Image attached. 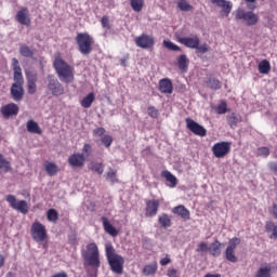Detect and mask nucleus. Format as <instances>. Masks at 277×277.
I'll return each instance as SVG.
<instances>
[{
    "mask_svg": "<svg viewBox=\"0 0 277 277\" xmlns=\"http://www.w3.org/2000/svg\"><path fill=\"white\" fill-rule=\"evenodd\" d=\"M12 66L14 70V83L11 87V96L12 98L18 103L23 101V96H25V90L23 89V83H25V79L23 78V69L18 64V60L12 58Z\"/></svg>",
    "mask_w": 277,
    "mask_h": 277,
    "instance_id": "1",
    "label": "nucleus"
},
{
    "mask_svg": "<svg viewBox=\"0 0 277 277\" xmlns=\"http://www.w3.org/2000/svg\"><path fill=\"white\" fill-rule=\"evenodd\" d=\"M53 66L62 83H72V81H75V68L66 63L62 57H56Z\"/></svg>",
    "mask_w": 277,
    "mask_h": 277,
    "instance_id": "2",
    "label": "nucleus"
},
{
    "mask_svg": "<svg viewBox=\"0 0 277 277\" xmlns=\"http://www.w3.org/2000/svg\"><path fill=\"white\" fill-rule=\"evenodd\" d=\"M106 259L114 274H122L124 271V258L116 254V249L113 246H106Z\"/></svg>",
    "mask_w": 277,
    "mask_h": 277,
    "instance_id": "3",
    "label": "nucleus"
},
{
    "mask_svg": "<svg viewBox=\"0 0 277 277\" xmlns=\"http://www.w3.org/2000/svg\"><path fill=\"white\" fill-rule=\"evenodd\" d=\"M82 258L84 260V265L95 267V269H98V267H101L98 246H96L94 242H91L87 246V250L82 252Z\"/></svg>",
    "mask_w": 277,
    "mask_h": 277,
    "instance_id": "4",
    "label": "nucleus"
},
{
    "mask_svg": "<svg viewBox=\"0 0 277 277\" xmlns=\"http://www.w3.org/2000/svg\"><path fill=\"white\" fill-rule=\"evenodd\" d=\"M177 42L180 44H184L187 49H196L198 53H208L209 45L207 43L200 45V38L196 35H192L189 37H180L177 38Z\"/></svg>",
    "mask_w": 277,
    "mask_h": 277,
    "instance_id": "5",
    "label": "nucleus"
},
{
    "mask_svg": "<svg viewBox=\"0 0 277 277\" xmlns=\"http://www.w3.org/2000/svg\"><path fill=\"white\" fill-rule=\"evenodd\" d=\"M30 235L36 243H42V241H47V227L42 223L36 221L30 227Z\"/></svg>",
    "mask_w": 277,
    "mask_h": 277,
    "instance_id": "6",
    "label": "nucleus"
},
{
    "mask_svg": "<svg viewBox=\"0 0 277 277\" xmlns=\"http://www.w3.org/2000/svg\"><path fill=\"white\" fill-rule=\"evenodd\" d=\"M76 41L82 55H90L92 53V37L90 35L80 32L77 35Z\"/></svg>",
    "mask_w": 277,
    "mask_h": 277,
    "instance_id": "7",
    "label": "nucleus"
},
{
    "mask_svg": "<svg viewBox=\"0 0 277 277\" xmlns=\"http://www.w3.org/2000/svg\"><path fill=\"white\" fill-rule=\"evenodd\" d=\"M237 21H243L247 27H252L259 23V15L252 11H245L239 9L236 13Z\"/></svg>",
    "mask_w": 277,
    "mask_h": 277,
    "instance_id": "8",
    "label": "nucleus"
},
{
    "mask_svg": "<svg viewBox=\"0 0 277 277\" xmlns=\"http://www.w3.org/2000/svg\"><path fill=\"white\" fill-rule=\"evenodd\" d=\"M6 202H9L10 207H12L15 211L27 215L29 213V205H27L26 200H16L14 195L6 196Z\"/></svg>",
    "mask_w": 277,
    "mask_h": 277,
    "instance_id": "9",
    "label": "nucleus"
},
{
    "mask_svg": "<svg viewBox=\"0 0 277 277\" xmlns=\"http://www.w3.org/2000/svg\"><path fill=\"white\" fill-rule=\"evenodd\" d=\"M239 243H241V239L238 237H234L228 241L225 250V259H227L229 263H237L238 259L237 255H235V250H237Z\"/></svg>",
    "mask_w": 277,
    "mask_h": 277,
    "instance_id": "10",
    "label": "nucleus"
},
{
    "mask_svg": "<svg viewBox=\"0 0 277 277\" xmlns=\"http://www.w3.org/2000/svg\"><path fill=\"white\" fill-rule=\"evenodd\" d=\"M212 153L216 159H224L230 153V143L220 142L215 143L212 147Z\"/></svg>",
    "mask_w": 277,
    "mask_h": 277,
    "instance_id": "11",
    "label": "nucleus"
},
{
    "mask_svg": "<svg viewBox=\"0 0 277 277\" xmlns=\"http://www.w3.org/2000/svg\"><path fill=\"white\" fill-rule=\"evenodd\" d=\"M48 89L53 96H62L64 94V85L54 76L48 77Z\"/></svg>",
    "mask_w": 277,
    "mask_h": 277,
    "instance_id": "12",
    "label": "nucleus"
},
{
    "mask_svg": "<svg viewBox=\"0 0 277 277\" xmlns=\"http://www.w3.org/2000/svg\"><path fill=\"white\" fill-rule=\"evenodd\" d=\"M186 128L194 133V135H198L199 137H205L207 135V129L190 118L186 119Z\"/></svg>",
    "mask_w": 277,
    "mask_h": 277,
    "instance_id": "13",
    "label": "nucleus"
},
{
    "mask_svg": "<svg viewBox=\"0 0 277 277\" xmlns=\"http://www.w3.org/2000/svg\"><path fill=\"white\" fill-rule=\"evenodd\" d=\"M136 47H140V49H150L155 44V38L143 34L135 39Z\"/></svg>",
    "mask_w": 277,
    "mask_h": 277,
    "instance_id": "14",
    "label": "nucleus"
},
{
    "mask_svg": "<svg viewBox=\"0 0 277 277\" xmlns=\"http://www.w3.org/2000/svg\"><path fill=\"white\" fill-rule=\"evenodd\" d=\"M211 3L215 4L217 8H221V16H228L233 10V2L228 0H210Z\"/></svg>",
    "mask_w": 277,
    "mask_h": 277,
    "instance_id": "15",
    "label": "nucleus"
},
{
    "mask_svg": "<svg viewBox=\"0 0 277 277\" xmlns=\"http://www.w3.org/2000/svg\"><path fill=\"white\" fill-rule=\"evenodd\" d=\"M68 163L71 168H83L85 166V155L74 154L68 158Z\"/></svg>",
    "mask_w": 277,
    "mask_h": 277,
    "instance_id": "16",
    "label": "nucleus"
},
{
    "mask_svg": "<svg viewBox=\"0 0 277 277\" xmlns=\"http://www.w3.org/2000/svg\"><path fill=\"white\" fill-rule=\"evenodd\" d=\"M15 21L21 25L29 26L31 24V19L29 18V10L27 8H23L19 10L15 16Z\"/></svg>",
    "mask_w": 277,
    "mask_h": 277,
    "instance_id": "17",
    "label": "nucleus"
},
{
    "mask_svg": "<svg viewBox=\"0 0 277 277\" xmlns=\"http://www.w3.org/2000/svg\"><path fill=\"white\" fill-rule=\"evenodd\" d=\"M159 211V201L158 200H149L146 202V217H155L157 212Z\"/></svg>",
    "mask_w": 277,
    "mask_h": 277,
    "instance_id": "18",
    "label": "nucleus"
},
{
    "mask_svg": "<svg viewBox=\"0 0 277 277\" xmlns=\"http://www.w3.org/2000/svg\"><path fill=\"white\" fill-rule=\"evenodd\" d=\"M4 118H10V116L18 115V106L14 103L8 104L0 109Z\"/></svg>",
    "mask_w": 277,
    "mask_h": 277,
    "instance_id": "19",
    "label": "nucleus"
},
{
    "mask_svg": "<svg viewBox=\"0 0 277 277\" xmlns=\"http://www.w3.org/2000/svg\"><path fill=\"white\" fill-rule=\"evenodd\" d=\"M159 90L162 94H172L174 87L172 85V81L168 78L161 79L159 81Z\"/></svg>",
    "mask_w": 277,
    "mask_h": 277,
    "instance_id": "20",
    "label": "nucleus"
},
{
    "mask_svg": "<svg viewBox=\"0 0 277 277\" xmlns=\"http://www.w3.org/2000/svg\"><path fill=\"white\" fill-rule=\"evenodd\" d=\"M101 221L104 226L105 233L110 235V237H118V229H116V227H114V225L109 223V220L106 216H102Z\"/></svg>",
    "mask_w": 277,
    "mask_h": 277,
    "instance_id": "21",
    "label": "nucleus"
},
{
    "mask_svg": "<svg viewBox=\"0 0 277 277\" xmlns=\"http://www.w3.org/2000/svg\"><path fill=\"white\" fill-rule=\"evenodd\" d=\"M26 129L28 133H35L37 135H42V129H40V126L35 120L30 119L26 123Z\"/></svg>",
    "mask_w": 277,
    "mask_h": 277,
    "instance_id": "22",
    "label": "nucleus"
},
{
    "mask_svg": "<svg viewBox=\"0 0 277 277\" xmlns=\"http://www.w3.org/2000/svg\"><path fill=\"white\" fill-rule=\"evenodd\" d=\"M222 242L221 241H214L209 246L208 252L212 255V256H220V254H222Z\"/></svg>",
    "mask_w": 277,
    "mask_h": 277,
    "instance_id": "23",
    "label": "nucleus"
},
{
    "mask_svg": "<svg viewBox=\"0 0 277 277\" xmlns=\"http://www.w3.org/2000/svg\"><path fill=\"white\" fill-rule=\"evenodd\" d=\"M172 212L175 215H180V217H182L183 220H189V210H187L185 206H177L173 208Z\"/></svg>",
    "mask_w": 277,
    "mask_h": 277,
    "instance_id": "24",
    "label": "nucleus"
},
{
    "mask_svg": "<svg viewBox=\"0 0 277 277\" xmlns=\"http://www.w3.org/2000/svg\"><path fill=\"white\" fill-rule=\"evenodd\" d=\"M96 97L94 96V93L91 92L89 93L87 96H84L82 98V101L80 102L81 107H83L84 109H90L92 107V103H94V100Z\"/></svg>",
    "mask_w": 277,
    "mask_h": 277,
    "instance_id": "25",
    "label": "nucleus"
},
{
    "mask_svg": "<svg viewBox=\"0 0 277 277\" xmlns=\"http://www.w3.org/2000/svg\"><path fill=\"white\" fill-rule=\"evenodd\" d=\"M266 233L268 234L269 239L277 240V225L273 222H267L265 225Z\"/></svg>",
    "mask_w": 277,
    "mask_h": 277,
    "instance_id": "26",
    "label": "nucleus"
},
{
    "mask_svg": "<svg viewBox=\"0 0 277 277\" xmlns=\"http://www.w3.org/2000/svg\"><path fill=\"white\" fill-rule=\"evenodd\" d=\"M162 176L166 179V181H168V183H170L169 187H174L179 184V180L170 171L162 172Z\"/></svg>",
    "mask_w": 277,
    "mask_h": 277,
    "instance_id": "27",
    "label": "nucleus"
},
{
    "mask_svg": "<svg viewBox=\"0 0 277 277\" xmlns=\"http://www.w3.org/2000/svg\"><path fill=\"white\" fill-rule=\"evenodd\" d=\"M89 170H91V172H95L96 174H103V172H105V164H103V162H91Z\"/></svg>",
    "mask_w": 277,
    "mask_h": 277,
    "instance_id": "28",
    "label": "nucleus"
},
{
    "mask_svg": "<svg viewBox=\"0 0 277 277\" xmlns=\"http://www.w3.org/2000/svg\"><path fill=\"white\" fill-rule=\"evenodd\" d=\"M188 64H189V60L187 58V55L185 54L180 55V57L177 58V66L180 70H183L185 72V70H187Z\"/></svg>",
    "mask_w": 277,
    "mask_h": 277,
    "instance_id": "29",
    "label": "nucleus"
},
{
    "mask_svg": "<svg viewBox=\"0 0 277 277\" xmlns=\"http://www.w3.org/2000/svg\"><path fill=\"white\" fill-rule=\"evenodd\" d=\"M271 69H272V66L269 65V62L267 60L260 62L259 72H261V75H267V72H269Z\"/></svg>",
    "mask_w": 277,
    "mask_h": 277,
    "instance_id": "30",
    "label": "nucleus"
},
{
    "mask_svg": "<svg viewBox=\"0 0 277 277\" xmlns=\"http://www.w3.org/2000/svg\"><path fill=\"white\" fill-rule=\"evenodd\" d=\"M158 222L162 226V228H170V226H172V221L170 220V216L168 214L160 215Z\"/></svg>",
    "mask_w": 277,
    "mask_h": 277,
    "instance_id": "31",
    "label": "nucleus"
},
{
    "mask_svg": "<svg viewBox=\"0 0 277 277\" xmlns=\"http://www.w3.org/2000/svg\"><path fill=\"white\" fill-rule=\"evenodd\" d=\"M10 170H12L10 161L0 154V172H10Z\"/></svg>",
    "mask_w": 277,
    "mask_h": 277,
    "instance_id": "32",
    "label": "nucleus"
},
{
    "mask_svg": "<svg viewBox=\"0 0 277 277\" xmlns=\"http://www.w3.org/2000/svg\"><path fill=\"white\" fill-rule=\"evenodd\" d=\"M130 5L134 12H142L144 0H130Z\"/></svg>",
    "mask_w": 277,
    "mask_h": 277,
    "instance_id": "33",
    "label": "nucleus"
},
{
    "mask_svg": "<svg viewBox=\"0 0 277 277\" xmlns=\"http://www.w3.org/2000/svg\"><path fill=\"white\" fill-rule=\"evenodd\" d=\"M255 277H272V267L264 266L259 268Z\"/></svg>",
    "mask_w": 277,
    "mask_h": 277,
    "instance_id": "34",
    "label": "nucleus"
},
{
    "mask_svg": "<svg viewBox=\"0 0 277 277\" xmlns=\"http://www.w3.org/2000/svg\"><path fill=\"white\" fill-rule=\"evenodd\" d=\"M19 53L23 57H34V51L25 44L19 47Z\"/></svg>",
    "mask_w": 277,
    "mask_h": 277,
    "instance_id": "35",
    "label": "nucleus"
},
{
    "mask_svg": "<svg viewBox=\"0 0 277 277\" xmlns=\"http://www.w3.org/2000/svg\"><path fill=\"white\" fill-rule=\"evenodd\" d=\"M45 172L49 176H55L57 174V167L53 162L45 163Z\"/></svg>",
    "mask_w": 277,
    "mask_h": 277,
    "instance_id": "36",
    "label": "nucleus"
},
{
    "mask_svg": "<svg viewBox=\"0 0 277 277\" xmlns=\"http://www.w3.org/2000/svg\"><path fill=\"white\" fill-rule=\"evenodd\" d=\"M177 8L182 11V12H190V10H193L192 4L187 3V0H180L177 2Z\"/></svg>",
    "mask_w": 277,
    "mask_h": 277,
    "instance_id": "37",
    "label": "nucleus"
},
{
    "mask_svg": "<svg viewBox=\"0 0 277 277\" xmlns=\"http://www.w3.org/2000/svg\"><path fill=\"white\" fill-rule=\"evenodd\" d=\"M207 83L208 88H211V90H220L222 88L221 81L215 78H210Z\"/></svg>",
    "mask_w": 277,
    "mask_h": 277,
    "instance_id": "38",
    "label": "nucleus"
},
{
    "mask_svg": "<svg viewBox=\"0 0 277 277\" xmlns=\"http://www.w3.org/2000/svg\"><path fill=\"white\" fill-rule=\"evenodd\" d=\"M47 217L49 222H57L60 213H57V210L55 209H50L47 213Z\"/></svg>",
    "mask_w": 277,
    "mask_h": 277,
    "instance_id": "39",
    "label": "nucleus"
},
{
    "mask_svg": "<svg viewBox=\"0 0 277 277\" xmlns=\"http://www.w3.org/2000/svg\"><path fill=\"white\" fill-rule=\"evenodd\" d=\"M157 272V265L156 264H149L144 267L143 274L144 276H153V274H156Z\"/></svg>",
    "mask_w": 277,
    "mask_h": 277,
    "instance_id": "40",
    "label": "nucleus"
},
{
    "mask_svg": "<svg viewBox=\"0 0 277 277\" xmlns=\"http://www.w3.org/2000/svg\"><path fill=\"white\" fill-rule=\"evenodd\" d=\"M238 122H239V119H237V115H235V113H232L230 115L227 116V123L232 129L237 127Z\"/></svg>",
    "mask_w": 277,
    "mask_h": 277,
    "instance_id": "41",
    "label": "nucleus"
},
{
    "mask_svg": "<svg viewBox=\"0 0 277 277\" xmlns=\"http://www.w3.org/2000/svg\"><path fill=\"white\" fill-rule=\"evenodd\" d=\"M163 47L166 49H168L169 51H181V47L176 45L174 42L172 41H168V40H164L163 41Z\"/></svg>",
    "mask_w": 277,
    "mask_h": 277,
    "instance_id": "42",
    "label": "nucleus"
},
{
    "mask_svg": "<svg viewBox=\"0 0 277 277\" xmlns=\"http://www.w3.org/2000/svg\"><path fill=\"white\" fill-rule=\"evenodd\" d=\"M106 181H108L109 183H116L118 181V179L116 177V170L109 169L106 172Z\"/></svg>",
    "mask_w": 277,
    "mask_h": 277,
    "instance_id": "43",
    "label": "nucleus"
},
{
    "mask_svg": "<svg viewBox=\"0 0 277 277\" xmlns=\"http://www.w3.org/2000/svg\"><path fill=\"white\" fill-rule=\"evenodd\" d=\"M101 142L106 148H109L114 142V138L110 135H103L101 137Z\"/></svg>",
    "mask_w": 277,
    "mask_h": 277,
    "instance_id": "44",
    "label": "nucleus"
},
{
    "mask_svg": "<svg viewBox=\"0 0 277 277\" xmlns=\"http://www.w3.org/2000/svg\"><path fill=\"white\" fill-rule=\"evenodd\" d=\"M26 78H27L28 83H36V81H38V74H36L34 71H27Z\"/></svg>",
    "mask_w": 277,
    "mask_h": 277,
    "instance_id": "45",
    "label": "nucleus"
},
{
    "mask_svg": "<svg viewBox=\"0 0 277 277\" xmlns=\"http://www.w3.org/2000/svg\"><path fill=\"white\" fill-rule=\"evenodd\" d=\"M258 157H263L264 159L269 157V149L267 147H260L256 151Z\"/></svg>",
    "mask_w": 277,
    "mask_h": 277,
    "instance_id": "46",
    "label": "nucleus"
},
{
    "mask_svg": "<svg viewBox=\"0 0 277 277\" xmlns=\"http://www.w3.org/2000/svg\"><path fill=\"white\" fill-rule=\"evenodd\" d=\"M215 111L216 114H226V111H228V108L226 106V102H222L221 104H219L216 107H215Z\"/></svg>",
    "mask_w": 277,
    "mask_h": 277,
    "instance_id": "47",
    "label": "nucleus"
},
{
    "mask_svg": "<svg viewBox=\"0 0 277 277\" xmlns=\"http://www.w3.org/2000/svg\"><path fill=\"white\" fill-rule=\"evenodd\" d=\"M147 114L148 116H150V118H159V110H157V108L149 106L147 108Z\"/></svg>",
    "mask_w": 277,
    "mask_h": 277,
    "instance_id": "48",
    "label": "nucleus"
},
{
    "mask_svg": "<svg viewBox=\"0 0 277 277\" xmlns=\"http://www.w3.org/2000/svg\"><path fill=\"white\" fill-rule=\"evenodd\" d=\"M207 250L209 251V245L205 241L200 242L198 246H197V252H207Z\"/></svg>",
    "mask_w": 277,
    "mask_h": 277,
    "instance_id": "49",
    "label": "nucleus"
},
{
    "mask_svg": "<svg viewBox=\"0 0 277 277\" xmlns=\"http://www.w3.org/2000/svg\"><path fill=\"white\" fill-rule=\"evenodd\" d=\"M82 153L85 157H90V153H92V146L90 144H84L82 148Z\"/></svg>",
    "mask_w": 277,
    "mask_h": 277,
    "instance_id": "50",
    "label": "nucleus"
},
{
    "mask_svg": "<svg viewBox=\"0 0 277 277\" xmlns=\"http://www.w3.org/2000/svg\"><path fill=\"white\" fill-rule=\"evenodd\" d=\"M36 82H28V94H36Z\"/></svg>",
    "mask_w": 277,
    "mask_h": 277,
    "instance_id": "51",
    "label": "nucleus"
},
{
    "mask_svg": "<svg viewBox=\"0 0 277 277\" xmlns=\"http://www.w3.org/2000/svg\"><path fill=\"white\" fill-rule=\"evenodd\" d=\"M94 135H97L98 137H103L105 135V128H97L93 130Z\"/></svg>",
    "mask_w": 277,
    "mask_h": 277,
    "instance_id": "52",
    "label": "nucleus"
},
{
    "mask_svg": "<svg viewBox=\"0 0 277 277\" xmlns=\"http://www.w3.org/2000/svg\"><path fill=\"white\" fill-rule=\"evenodd\" d=\"M102 27H104V29H109L110 28V26H109V17L104 16L102 18Z\"/></svg>",
    "mask_w": 277,
    "mask_h": 277,
    "instance_id": "53",
    "label": "nucleus"
},
{
    "mask_svg": "<svg viewBox=\"0 0 277 277\" xmlns=\"http://www.w3.org/2000/svg\"><path fill=\"white\" fill-rule=\"evenodd\" d=\"M179 272L175 268H171L168 271V276L169 277H179Z\"/></svg>",
    "mask_w": 277,
    "mask_h": 277,
    "instance_id": "54",
    "label": "nucleus"
},
{
    "mask_svg": "<svg viewBox=\"0 0 277 277\" xmlns=\"http://www.w3.org/2000/svg\"><path fill=\"white\" fill-rule=\"evenodd\" d=\"M247 3H250V4H248V9L249 10H255L256 9V5H254V2L256 1V0H245Z\"/></svg>",
    "mask_w": 277,
    "mask_h": 277,
    "instance_id": "55",
    "label": "nucleus"
},
{
    "mask_svg": "<svg viewBox=\"0 0 277 277\" xmlns=\"http://www.w3.org/2000/svg\"><path fill=\"white\" fill-rule=\"evenodd\" d=\"M169 263H171L170 258H162L160 260V265H162V266L169 265Z\"/></svg>",
    "mask_w": 277,
    "mask_h": 277,
    "instance_id": "56",
    "label": "nucleus"
},
{
    "mask_svg": "<svg viewBox=\"0 0 277 277\" xmlns=\"http://www.w3.org/2000/svg\"><path fill=\"white\" fill-rule=\"evenodd\" d=\"M271 213L277 220V205H273L271 208Z\"/></svg>",
    "mask_w": 277,
    "mask_h": 277,
    "instance_id": "57",
    "label": "nucleus"
},
{
    "mask_svg": "<svg viewBox=\"0 0 277 277\" xmlns=\"http://www.w3.org/2000/svg\"><path fill=\"white\" fill-rule=\"evenodd\" d=\"M69 243H71V246H75V243H77V236L76 235L69 236Z\"/></svg>",
    "mask_w": 277,
    "mask_h": 277,
    "instance_id": "58",
    "label": "nucleus"
},
{
    "mask_svg": "<svg viewBox=\"0 0 277 277\" xmlns=\"http://www.w3.org/2000/svg\"><path fill=\"white\" fill-rule=\"evenodd\" d=\"M3 265H5V256L0 254V267H3Z\"/></svg>",
    "mask_w": 277,
    "mask_h": 277,
    "instance_id": "59",
    "label": "nucleus"
},
{
    "mask_svg": "<svg viewBox=\"0 0 277 277\" xmlns=\"http://www.w3.org/2000/svg\"><path fill=\"white\" fill-rule=\"evenodd\" d=\"M269 168H271V170H274V172L277 171V164L276 163H271Z\"/></svg>",
    "mask_w": 277,
    "mask_h": 277,
    "instance_id": "60",
    "label": "nucleus"
},
{
    "mask_svg": "<svg viewBox=\"0 0 277 277\" xmlns=\"http://www.w3.org/2000/svg\"><path fill=\"white\" fill-rule=\"evenodd\" d=\"M53 277H68V275H66V273H58V274L54 275Z\"/></svg>",
    "mask_w": 277,
    "mask_h": 277,
    "instance_id": "61",
    "label": "nucleus"
},
{
    "mask_svg": "<svg viewBox=\"0 0 277 277\" xmlns=\"http://www.w3.org/2000/svg\"><path fill=\"white\" fill-rule=\"evenodd\" d=\"M121 66H126V65H124V61H121Z\"/></svg>",
    "mask_w": 277,
    "mask_h": 277,
    "instance_id": "62",
    "label": "nucleus"
}]
</instances>
